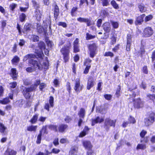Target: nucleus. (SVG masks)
I'll return each mask as SVG.
<instances>
[{
	"label": "nucleus",
	"instance_id": "nucleus-46",
	"mask_svg": "<svg viewBox=\"0 0 155 155\" xmlns=\"http://www.w3.org/2000/svg\"><path fill=\"white\" fill-rule=\"evenodd\" d=\"M10 88H15L17 86V83L16 82H13L10 83Z\"/></svg>",
	"mask_w": 155,
	"mask_h": 155
},
{
	"label": "nucleus",
	"instance_id": "nucleus-61",
	"mask_svg": "<svg viewBox=\"0 0 155 155\" xmlns=\"http://www.w3.org/2000/svg\"><path fill=\"white\" fill-rule=\"evenodd\" d=\"M91 61V60L89 58H87L84 62V65H87V64L90 63Z\"/></svg>",
	"mask_w": 155,
	"mask_h": 155
},
{
	"label": "nucleus",
	"instance_id": "nucleus-59",
	"mask_svg": "<svg viewBox=\"0 0 155 155\" xmlns=\"http://www.w3.org/2000/svg\"><path fill=\"white\" fill-rule=\"evenodd\" d=\"M85 22L86 23L87 25L88 26L91 25L92 24L91 20L87 18H86Z\"/></svg>",
	"mask_w": 155,
	"mask_h": 155
},
{
	"label": "nucleus",
	"instance_id": "nucleus-17",
	"mask_svg": "<svg viewBox=\"0 0 155 155\" xmlns=\"http://www.w3.org/2000/svg\"><path fill=\"white\" fill-rule=\"evenodd\" d=\"M78 147L76 146H74L71 148L69 152V155H76L78 152Z\"/></svg>",
	"mask_w": 155,
	"mask_h": 155
},
{
	"label": "nucleus",
	"instance_id": "nucleus-12",
	"mask_svg": "<svg viewBox=\"0 0 155 155\" xmlns=\"http://www.w3.org/2000/svg\"><path fill=\"white\" fill-rule=\"evenodd\" d=\"M145 14H142L137 17L135 21V24L136 25H140L143 21V18L145 17Z\"/></svg>",
	"mask_w": 155,
	"mask_h": 155
},
{
	"label": "nucleus",
	"instance_id": "nucleus-40",
	"mask_svg": "<svg viewBox=\"0 0 155 155\" xmlns=\"http://www.w3.org/2000/svg\"><path fill=\"white\" fill-rule=\"evenodd\" d=\"M128 121L130 124H134L136 122V120L134 118L131 116H130L128 119Z\"/></svg>",
	"mask_w": 155,
	"mask_h": 155
},
{
	"label": "nucleus",
	"instance_id": "nucleus-32",
	"mask_svg": "<svg viewBox=\"0 0 155 155\" xmlns=\"http://www.w3.org/2000/svg\"><path fill=\"white\" fill-rule=\"evenodd\" d=\"M38 46L42 51L43 49H44L45 48V44L42 41H41L38 43Z\"/></svg>",
	"mask_w": 155,
	"mask_h": 155
},
{
	"label": "nucleus",
	"instance_id": "nucleus-57",
	"mask_svg": "<svg viewBox=\"0 0 155 155\" xmlns=\"http://www.w3.org/2000/svg\"><path fill=\"white\" fill-rule=\"evenodd\" d=\"M58 25L59 26H61L63 27L64 28H66L67 27L66 24L64 22H59L58 23Z\"/></svg>",
	"mask_w": 155,
	"mask_h": 155
},
{
	"label": "nucleus",
	"instance_id": "nucleus-24",
	"mask_svg": "<svg viewBox=\"0 0 155 155\" xmlns=\"http://www.w3.org/2000/svg\"><path fill=\"white\" fill-rule=\"evenodd\" d=\"M68 126L65 124H61L58 127L59 131L62 132L67 128Z\"/></svg>",
	"mask_w": 155,
	"mask_h": 155
},
{
	"label": "nucleus",
	"instance_id": "nucleus-13",
	"mask_svg": "<svg viewBox=\"0 0 155 155\" xmlns=\"http://www.w3.org/2000/svg\"><path fill=\"white\" fill-rule=\"evenodd\" d=\"M103 29L106 32L109 33L111 30V27L110 23L108 22L104 23L102 26Z\"/></svg>",
	"mask_w": 155,
	"mask_h": 155
},
{
	"label": "nucleus",
	"instance_id": "nucleus-7",
	"mask_svg": "<svg viewBox=\"0 0 155 155\" xmlns=\"http://www.w3.org/2000/svg\"><path fill=\"white\" fill-rule=\"evenodd\" d=\"M155 114L153 113H151L148 117L145 119L144 122L145 125L149 126L154 121Z\"/></svg>",
	"mask_w": 155,
	"mask_h": 155
},
{
	"label": "nucleus",
	"instance_id": "nucleus-35",
	"mask_svg": "<svg viewBox=\"0 0 155 155\" xmlns=\"http://www.w3.org/2000/svg\"><path fill=\"white\" fill-rule=\"evenodd\" d=\"M110 22L114 28H117L118 27L119 24L117 22L110 21Z\"/></svg>",
	"mask_w": 155,
	"mask_h": 155
},
{
	"label": "nucleus",
	"instance_id": "nucleus-8",
	"mask_svg": "<svg viewBox=\"0 0 155 155\" xmlns=\"http://www.w3.org/2000/svg\"><path fill=\"white\" fill-rule=\"evenodd\" d=\"M36 57L34 59H30L28 61V63L32 64L34 68H38L40 70H41L42 69V68L41 67L40 64L36 60H35Z\"/></svg>",
	"mask_w": 155,
	"mask_h": 155
},
{
	"label": "nucleus",
	"instance_id": "nucleus-20",
	"mask_svg": "<svg viewBox=\"0 0 155 155\" xmlns=\"http://www.w3.org/2000/svg\"><path fill=\"white\" fill-rule=\"evenodd\" d=\"M36 57L35 55L31 54L26 55L24 58L23 60L24 61H25L27 60L31 59L32 58H35Z\"/></svg>",
	"mask_w": 155,
	"mask_h": 155
},
{
	"label": "nucleus",
	"instance_id": "nucleus-42",
	"mask_svg": "<svg viewBox=\"0 0 155 155\" xmlns=\"http://www.w3.org/2000/svg\"><path fill=\"white\" fill-rule=\"evenodd\" d=\"M86 67L85 68L84 70V73L85 74H87L89 72V70L91 67V65H86Z\"/></svg>",
	"mask_w": 155,
	"mask_h": 155
},
{
	"label": "nucleus",
	"instance_id": "nucleus-22",
	"mask_svg": "<svg viewBox=\"0 0 155 155\" xmlns=\"http://www.w3.org/2000/svg\"><path fill=\"white\" fill-rule=\"evenodd\" d=\"M10 101L8 97L4 98L2 100H0V103L2 104H6L9 103Z\"/></svg>",
	"mask_w": 155,
	"mask_h": 155
},
{
	"label": "nucleus",
	"instance_id": "nucleus-5",
	"mask_svg": "<svg viewBox=\"0 0 155 155\" xmlns=\"http://www.w3.org/2000/svg\"><path fill=\"white\" fill-rule=\"evenodd\" d=\"M116 120H112L109 118H106L105 120L104 124L106 129H109L111 126L114 127L115 125Z\"/></svg>",
	"mask_w": 155,
	"mask_h": 155
},
{
	"label": "nucleus",
	"instance_id": "nucleus-63",
	"mask_svg": "<svg viewBox=\"0 0 155 155\" xmlns=\"http://www.w3.org/2000/svg\"><path fill=\"white\" fill-rule=\"evenodd\" d=\"M64 120L67 123H68L72 119L70 117L67 116L65 117Z\"/></svg>",
	"mask_w": 155,
	"mask_h": 155
},
{
	"label": "nucleus",
	"instance_id": "nucleus-36",
	"mask_svg": "<svg viewBox=\"0 0 155 155\" xmlns=\"http://www.w3.org/2000/svg\"><path fill=\"white\" fill-rule=\"evenodd\" d=\"M133 37V35L130 34H128L127 36V42L131 43L132 40V38Z\"/></svg>",
	"mask_w": 155,
	"mask_h": 155
},
{
	"label": "nucleus",
	"instance_id": "nucleus-52",
	"mask_svg": "<svg viewBox=\"0 0 155 155\" xmlns=\"http://www.w3.org/2000/svg\"><path fill=\"white\" fill-rule=\"evenodd\" d=\"M60 150L59 149L54 148L52 149L51 152L55 154H58L60 152Z\"/></svg>",
	"mask_w": 155,
	"mask_h": 155
},
{
	"label": "nucleus",
	"instance_id": "nucleus-11",
	"mask_svg": "<svg viewBox=\"0 0 155 155\" xmlns=\"http://www.w3.org/2000/svg\"><path fill=\"white\" fill-rule=\"evenodd\" d=\"M94 84V80L93 77H90L88 79L87 84V89L89 90L92 87Z\"/></svg>",
	"mask_w": 155,
	"mask_h": 155
},
{
	"label": "nucleus",
	"instance_id": "nucleus-25",
	"mask_svg": "<svg viewBox=\"0 0 155 155\" xmlns=\"http://www.w3.org/2000/svg\"><path fill=\"white\" fill-rule=\"evenodd\" d=\"M38 117V114L35 115L30 120V122L32 124H35L37 121Z\"/></svg>",
	"mask_w": 155,
	"mask_h": 155
},
{
	"label": "nucleus",
	"instance_id": "nucleus-56",
	"mask_svg": "<svg viewBox=\"0 0 155 155\" xmlns=\"http://www.w3.org/2000/svg\"><path fill=\"white\" fill-rule=\"evenodd\" d=\"M103 6H107L109 5V2L107 0H102Z\"/></svg>",
	"mask_w": 155,
	"mask_h": 155
},
{
	"label": "nucleus",
	"instance_id": "nucleus-41",
	"mask_svg": "<svg viewBox=\"0 0 155 155\" xmlns=\"http://www.w3.org/2000/svg\"><path fill=\"white\" fill-rule=\"evenodd\" d=\"M37 29L38 32L40 33H41L43 30V27L41 26L38 24L37 25Z\"/></svg>",
	"mask_w": 155,
	"mask_h": 155
},
{
	"label": "nucleus",
	"instance_id": "nucleus-18",
	"mask_svg": "<svg viewBox=\"0 0 155 155\" xmlns=\"http://www.w3.org/2000/svg\"><path fill=\"white\" fill-rule=\"evenodd\" d=\"M103 118H100L99 117H97L95 119L93 120L92 123V125L94 126L96 124L98 123H101L103 121Z\"/></svg>",
	"mask_w": 155,
	"mask_h": 155
},
{
	"label": "nucleus",
	"instance_id": "nucleus-27",
	"mask_svg": "<svg viewBox=\"0 0 155 155\" xmlns=\"http://www.w3.org/2000/svg\"><path fill=\"white\" fill-rule=\"evenodd\" d=\"M146 148L145 144H139L137 145L136 149L137 150H144Z\"/></svg>",
	"mask_w": 155,
	"mask_h": 155
},
{
	"label": "nucleus",
	"instance_id": "nucleus-60",
	"mask_svg": "<svg viewBox=\"0 0 155 155\" xmlns=\"http://www.w3.org/2000/svg\"><path fill=\"white\" fill-rule=\"evenodd\" d=\"M142 71L143 73L145 74H147L148 73V70L147 67L146 66L143 67V68Z\"/></svg>",
	"mask_w": 155,
	"mask_h": 155
},
{
	"label": "nucleus",
	"instance_id": "nucleus-54",
	"mask_svg": "<svg viewBox=\"0 0 155 155\" xmlns=\"http://www.w3.org/2000/svg\"><path fill=\"white\" fill-rule=\"evenodd\" d=\"M87 18H83L81 17H80L79 18H77V20L78 21L81 22H85L86 19Z\"/></svg>",
	"mask_w": 155,
	"mask_h": 155
},
{
	"label": "nucleus",
	"instance_id": "nucleus-4",
	"mask_svg": "<svg viewBox=\"0 0 155 155\" xmlns=\"http://www.w3.org/2000/svg\"><path fill=\"white\" fill-rule=\"evenodd\" d=\"M85 115V110L83 108H81L78 113V115L79 116V119L78 122V126L79 127L81 126L83 122Z\"/></svg>",
	"mask_w": 155,
	"mask_h": 155
},
{
	"label": "nucleus",
	"instance_id": "nucleus-51",
	"mask_svg": "<svg viewBox=\"0 0 155 155\" xmlns=\"http://www.w3.org/2000/svg\"><path fill=\"white\" fill-rule=\"evenodd\" d=\"M32 38H33V41L34 42L38 41H39V37L37 35H33Z\"/></svg>",
	"mask_w": 155,
	"mask_h": 155
},
{
	"label": "nucleus",
	"instance_id": "nucleus-6",
	"mask_svg": "<svg viewBox=\"0 0 155 155\" xmlns=\"http://www.w3.org/2000/svg\"><path fill=\"white\" fill-rule=\"evenodd\" d=\"M89 50V54L90 57L93 58L96 54L97 46L95 44L89 45L88 46Z\"/></svg>",
	"mask_w": 155,
	"mask_h": 155
},
{
	"label": "nucleus",
	"instance_id": "nucleus-9",
	"mask_svg": "<svg viewBox=\"0 0 155 155\" xmlns=\"http://www.w3.org/2000/svg\"><path fill=\"white\" fill-rule=\"evenodd\" d=\"M153 33V31L150 27H147L145 28L143 30V35L146 37L150 36Z\"/></svg>",
	"mask_w": 155,
	"mask_h": 155
},
{
	"label": "nucleus",
	"instance_id": "nucleus-55",
	"mask_svg": "<svg viewBox=\"0 0 155 155\" xmlns=\"http://www.w3.org/2000/svg\"><path fill=\"white\" fill-rule=\"evenodd\" d=\"M35 70V68H32L31 67H28L26 69V70L27 72H31L34 71Z\"/></svg>",
	"mask_w": 155,
	"mask_h": 155
},
{
	"label": "nucleus",
	"instance_id": "nucleus-16",
	"mask_svg": "<svg viewBox=\"0 0 155 155\" xmlns=\"http://www.w3.org/2000/svg\"><path fill=\"white\" fill-rule=\"evenodd\" d=\"M83 144L84 147L87 149L90 150L92 148V145L89 141H83Z\"/></svg>",
	"mask_w": 155,
	"mask_h": 155
},
{
	"label": "nucleus",
	"instance_id": "nucleus-58",
	"mask_svg": "<svg viewBox=\"0 0 155 155\" xmlns=\"http://www.w3.org/2000/svg\"><path fill=\"white\" fill-rule=\"evenodd\" d=\"M104 56H105L113 57L114 56V54L111 52H106L105 53Z\"/></svg>",
	"mask_w": 155,
	"mask_h": 155
},
{
	"label": "nucleus",
	"instance_id": "nucleus-45",
	"mask_svg": "<svg viewBox=\"0 0 155 155\" xmlns=\"http://www.w3.org/2000/svg\"><path fill=\"white\" fill-rule=\"evenodd\" d=\"M147 96L149 98L150 100H152L154 103H155V95H150L149 94L147 95Z\"/></svg>",
	"mask_w": 155,
	"mask_h": 155
},
{
	"label": "nucleus",
	"instance_id": "nucleus-3",
	"mask_svg": "<svg viewBox=\"0 0 155 155\" xmlns=\"http://www.w3.org/2000/svg\"><path fill=\"white\" fill-rule=\"evenodd\" d=\"M83 85L81 84L80 79L79 78L76 79L74 81V89L75 91L78 93L81 91L83 87Z\"/></svg>",
	"mask_w": 155,
	"mask_h": 155
},
{
	"label": "nucleus",
	"instance_id": "nucleus-21",
	"mask_svg": "<svg viewBox=\"0 0 155 155\" xmlns=\"http://www.w3.org/2000/svg\"><path fill=\"white\" fill-rule=\"evenodd\" d=\"M12 73V76L14 80L16 79L17 73L16 69L15 68H12L11 70Z\"/></svg>",
	"mask_w": 155,
	"mask_h": 155
},
{
	"label": "nucleus",
	"instance_id": "nucleus-19",
	"mask_svg": "<svg viewBox=\"0 0 155 155\" xmlns=\"http://www.w3.org/2000/svg\"><path fill=\"white\" fill-rule=\"evenodd\" d=\"M7 127L2 123L0 122V132L5 134H6L5 130Z\"/></svg>",
	"mask_w": 155,
	"mask_h": 155
},
{
	"label": "nucleus",
	"instance_id": "nucleus-31",
	"mask_svg": "<svg viewBox=\"0 0 155 155\" xmlns=\"http://www.w3.org/2000/svg\"><path fill=\"white\" fill-rule=\"evenodd\" d=\"M41 131H40L39 134L37 136V140L36 141V143L39 144L40 143L41 140Z\"/></svg>",
	"mask_w": 155,
	"mask_h": 155
},
{
	"label": "nucleus",
	"instance_id": "nucleus-44",
	"mask_svg": "<svg viewBox=\"0 0 155 155\" xmlns=\"http://www.w3.org/2000/svg\"><path fill=\"white\" fill-rule=\"evenodd\" d=\"M111 5L116 9H118L119 8L118 5L116 3V2L113 0L111 2Z\"/></svg>",
	"mask_w": 155,
	"mask_h": 155
},
{
	"label": "nucleus",
	"instance_id": "nucleus-50",
	"mask_svg": "<svg viewBox=\"0 0 155 155\" xmlns=\"http://www.w3.org/2000/svg\"><path fill=\"white\" fill-rule=\"evenodd\" d=\"M153 16L151 15H149L147 16L145 18V21L146 22L148 21L151 20L153 18Z\"/></svg>",
	"mask_w": 155,
	"mask_h": 155
},
{
	"label": "nucleus",
	"instance_id": "nucleus-2",
	"mask_svg": "<svg viewBox=\"0 0 155 155\" xmlns=\"http://www.w3.org/2000/svg\"><path fill=\"white\" fill-rule=\"evenodd\" d=\"M70 48V45H65L61 50L60 51L63 55L64 59L65 62H67L69 59V49Z\"/></svg>",
	"mask_w": 155,
	"mask_h": 155
},
{
	"label": "nucleus",
	"instance_id": "nucleus-38",
	"mask_svg": "<svg viewBox=\"0 0 155 155\" xmlns=\"http://www.w3.org/2000/svg\"><path fill=\"white\" fill-rule=\"evenodd\" d=\"M17 6V5L14 3H12L9 5V8L12 11H13L14 9Z\"/></svg>",
	"mask_w": 155,
	"mask_h": 155
},
{
	"label": "nucleus",
	"instance_id": "nucleus-14",
	"mask_svg": "<svg viewBox=\"0 0 155 155\" xmlns=\"http://www.w3.org/2000/svg\"><path fill=\"white\" fill-rule=\"evenodd\" d=\"M52 6L54 8V16L55 18L56 19L59 15V8L58 6L55 3L53 4Z\"/></svg>",
	"mask_w": 155,
	"mask_h": 155
},
{
	"label": "nucleus",
	"instance_id": "nucleus-34",
	"mask_svg": "<svg viewBox=\"0 0 155 155\" xmlns=\"http://www.w3.org/2000/svg\"><path fill=\"white\" fill-rule=\"evenodd\" d=\"M26 18V15L24 13H22L19 16V20L21 22H23L25 20Z\"/></svg>",
	"mask_w": 155,
	"mask_h": 155
},
{
	"label": "nucleus",
	"instance_id": "nucleus-30",
	"mask_svg": "<svg viewBox=\"0 0 155 155\" xmlns=\"http://www.w3.org/2000/svg\"><path fill=\"white\" fill-rule=\"evenodd\" d=\"M48 128L51 130H53L55 131H58V127L56 125H48Z\"/></svg>",
	"mask_w": 155,
	"mask_h": 155
},
{
	"label": "nucleus",
	"instance_id": "nucleus-33",
	"mask_svg": "<svg viewBox=\"0 0 155 155\" xmlns=\"http://www.w3.org/2000/svg\"><path fill=\"white\" fill-rule=\"evenodd\" d=\"M48 61H46L44 62L43 65H41V67H42V68H44L45 69H48Z\"/></svg>",
	"mask_w": 155,
	"mask_h": 155
},
{
	"label": "nucleus",
	"instance_id": "nucleus-37",
	"mask_svg": "<svg viewBox=\"0 0 155 155\" xmlns=\"http://www.w3.org/2000/svg\"><path fill=\"white\" fill-rule=\"evenodd\" d=\"M48 127V126L46 125L45 126H43L41 130L40 131H41V134L42 132L44 134H47L48 133V131H47V127Z\"/></svg>",
	"mask_w": 155,
	"mask_h": 155
},
{
	"label": "nucleus",
	"instance_id": "nucleus-28",
	"mask_svg": "<svg viewBox=\"0 0 155 155\" xmlns=\"http://www.w3.org/2000/svg\"><path fill=\"white\" fill-rule=\"evenodd\" d=\"M86 35V38L87 40L93 39L95 38L96 37L95 35H93L88 33H87Z\"/></svg>",
	"mask_w": 155,
	"mask_h": 155
},
{
	"label": "nucleus",
	"instance_id": "nucleus-1",
	"mask_svg": "<svg viewBox=\"0 0 155 155\" xmlns=\"http://www.w3.org/2000/svg\"><path fill=\"white\" fill-rule=\"evenodd\" d=\"M40 84V81L37 80L36 82L33 84L30 87H25L23 90V94L26 99L30 98L31 91H35L37 86Z\"/></svg>",
	"mask_w": 155,
	"mask_h": 155
},
{
	"label": "nucleus",
	"instance_id": "nucleus-43",
	"mask_svg": "<svg viewBox=\"0 0 155 155\" xmlns=\"http://www.w3.org/2000/svg\"><path fill=\"white\" fill-rule=\"evenodd\" d=\"M49 103L51 106L53 107L54 106V98L53 97H50L49 100Z\"/></svg>",
	"mask_w": 155,
	"mask_h": 155
},
{
	"label": "nucleus",
	"instance_id": "nucleus-53",
	"mask_svg": "<svg viewBox=\"0 0 155 155\" xmlns=\"http://www.w3.org/2000/svg\"><path fill=\"white\" fill-rule=\"evenodd\" d=\"M112 95L110 94H106L104 95V98L107 100H109L111 99Z\"/></svg>",
	"mask_w": 155,
	"mask_h": 155
},
{
	"label": "nucleus",
	"instance_id": "nucleus-48",
	"mask_svg": "<svg viewBox=\"0 0 155 155\" xmlns=\"http://www.w3.org/2000/svg\"><path fill=\"white\" fill-rule=\"evenodd\" d=\"M32 2L33 5L34 6V7L37 9L39 8V6L38 4L36 2L35 0H32Z\"/></svg>",
	"mask_w": 155,
	"mask_h": 155
},
{
	"label": "nucleus",
	"instance_id": "nucleus-47",
	"mask_svg": "<svg viewBox=\"0 0 155 155\" xmlns=\"http://www.w3.org/2000/svg\"><path fill=\"white\" fill-rule=\"evenodd\" d=\"M19 61V58L17 56H15L12 60V63H16L18 62Z\"/></svg>",
	"mask_w": 155,
	"mask_h": 155
},
{
	"label": "nucleus",
	"instance_id": "nucleus-39",
	"mask_svg": "<svg viewBox=\"0 0 155 155\" xmlns=\"http://www.w3.org/2000/svg\"><path fill=\"white\" fill-rule=\"evenodd\" d=\"M35 16L37 20H39L41 18V13L39 11L37 10L35 12Z\"/></svg>",
	"mask_w": 155,
	"mask_h": 155
},
{
	"label": "nucleus",
	"instance_id": "nucleus-64",
	"mask_svg": "<svg viewBox=\"0 0 155 155\" xmlns=\"http://www.w3.org/2000/svg\"><path fill=\"white\" fill-rule=\"evenodd\" d=\"M146 134V131L144 130H143L140 133V135L141 137L143 138Z\"/></svg>",
	"mask_w": 155,
	"mask_h": 155
},
{
	"label": "nucleus",
	"instance_id": "nucleus-26",
	"mask_svg": "<svg viewBox=\"0 0 155 155\" xmlns=\"http://www.w3.org/2000/svg\"><path fill=\"white\" fill-rule=\"evenodd\" d=\"M138 8L140 11L141 12H145L146 11V9L144 5L142 4H140L138 5Z\"/></svg>",
	"mask_w": 155,
	"mask_h": 155
},
{
	"label": "nucleus",
	"instance_id": "nucleus-23",
	"mask_svg": "<svg viewBox=\"0 0 155 155\" xmlns=\"http://www.w3.org/2000/svg\"><path fill=\"white\" fill-rule=\"evenodd\" d=\"M37 128V126L31 125L27 127V130L28 131H29L35 132Z\"/></svg>",
	"mask_w": 155,
	"mask_h": 155
},
{
	"label": "nucleus",
	"instance_id": "nucleus-10",
	"mask_svg": "<svg viewBox=\"0 0 155 155\" xmlns=\"http://www.w3.org/2000/svg\"><path fill=\"white\" fill-rule=\"evenodd\" d=\"M134 104L135 107L139 108L143 107V102L141 101L140 98H138L134 100Z\"/></svg>",
	"mask_w": 155,
	"mask_h": 155
},
{
	"label": "nucleus",
	"instance_id": "nucleus-29",
	"mask_svg": "<svg viewBox=\"0 0 155 155\" xmlns=\"http://www.w3.org/2000/svg\"><path fill=\"white\" fill-rule=\"evenodd\" d=\"M78 8L74 7L71 9V15L72 16H74L76 15V13L75 12L77 10Z\"/></svg>",
	"mask_w": 155,
	"mask_h": 155
},
{
	"label": "nucleus",
	"instance_id": "nucleus-62",
	"mask_svg": "<svg viewBox=\"0 0 155 155\" xmlns=\"http://www.w3.org/2000/svg\"><path fill=\"white\" fill-rule=\"evenodd\" d=\"M25 43V41L23 39H20V42L19 43V45L20 46H23Z\"/></svg>",
	"mask_w": 155,
	"mask_h": 155
},
{
	"label": "nucleus",
	"instance_id": "nucleus-49",
	"mask_svg": "<svg viewBox=\"0 0 155 155\" xmlns=\"http://www.w3.org/2000/svg\"><path fill=\"white\" fill-rule=\"evenodd\" d=\"M102 22V19H99L97 21V25L98 27L100 28Z\"/></svg>",
	"mask_w": 155,
	"mask_h": 155
},
{
	"label": "nucleus",
	"instance_id": "nucleus-15",
	"mask_svg": "<svg viewBox=\"0 0 155 155\" xmlns=\"http://www.w3.org/2000/svg\"><path fill=\"white\" fill-rule=\"evenodd\" d=\"M97 111L99 112L101 114H104L107 112V109L105 107L101 106L98 107L97 108Z\"/></svg>",
	"mask_w": 155,
	"mask_h": 155
}]
</instances>
